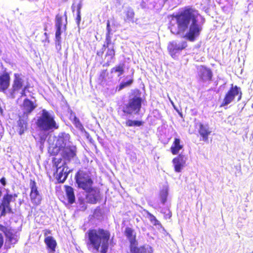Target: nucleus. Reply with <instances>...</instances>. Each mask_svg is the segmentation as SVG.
<instances>
[{"instance_id":"a878e982","label":"nucleus","mask_w":253,"mask_h":253,"mask_svg":"<svg viewBox=\"0 0 253 253\" xmlns=\"http://www.w3.org/2000/svg\"><path fill=\"white\" fill-rule=\"evenodd\" d=\"M66 194L67 197L68 202L70 204H73L75 201V196L74 192V189L69 186H66Z\"/></svg>"},{"instance_id":"58836bf2","label":"nucleus","mask_w":253,"mask_h":253,"mask_svg":"<svg viewBox=\"0 0 253 253\" xmlns=\"http://www.w3.org/2000/svg\"><path fill=\"white\" fill-rule=\"evenodd\" d=\"M163 213L165 214L164 216L166 219H169L172 215L171 212L169 210H167Z\"/></svg>"},{"instance_id":"aec40b11","label":"nucleus","mask_w":253,"mask_h":253,"mask_svg":"<svg viewBox=\"0 0 253 253\" xmlns=\"http://www.w3.org/2000/svg\"><path fill=\"white\" fill-rule=\"evenodd\" d=\"M28 116L23 115L19 117L17 122L18 126V132L20 135H22L27 128Z\"/></svg>"},{"instance_id":"a19ab883","label":"nucleus","mask_w":253,"mask_h":253,"mask_svg":"<svg viewBox=\"0 0 253 253\" xmlns=\"http://www.w3.org/2000/svg\"><path fill=\"white\" fill-rule=\"evenodd\" d=\"M142 125V122L139 121H133V126H139Z\"/></svg>"},{"instance_id":"8fccbe9b","label":"nucleus","mask_w":253,"mask_h":253,"mask_svg":"<svg viewBox=\"0 0 253 253\" xmlns=\"http://www.w3.org/2000/svg\"><path fill=\"white\" fill-rule=\"evenodd\" d=\"M110 27V22H109V21H108L107 23V27Z\"/></svg>"},{"instance_id":"2f4dec72","label":"nucleus","mask_w":253,"mask_h":253,"mask_svg":"<svg viewBox=\"0 0 253 253\" xmlns=\"http://www.w3.org/2000/svg\"><path fill=\"white\" fill-rule=\"evenodd\" d=\"M141 247L143 253H153V252L152 247L149 245H145Z\"/></svg>"},{"instance_id":"39448f33","label":"nucleus","mask_w":253,"mask_h":253,"mask_svg":"<svg viewBox=\"0 0 253 253\" xmlns=\"http://www.w3.org/2000/svg\"><path fill=\"white\" fill-rule=\"evenodd\" d=\"M75 178L79 187L88 192L92 189L93 181L88 171L79 170L76 174Z\"/></svg>"},{"instance_id":"cd10ccee","label":"nucleus","mask_w":253,"mask_h":253,"mask_svg":"<svg viewBox=\"0 0 253 253\" xmlns=\"http://www.w3.org/2000/svg\"><path fill=\"white\" fill-rule=\"evenodd\" d=\"M100 198L99 192L92 193H90L87 197L88 202L91 204H95Z\"/></svg>"},{"instance_id":"c756f323","label":"nucleus","mask_w":253,"mask_h":253,"mask_svg":"<svg viewBox=\"0 0 253 253\" xmlns=\"http://www.w3.org/2000/svg\"><path fill=\"white\" fill-rule=\"evenodd\" d=\"M148 217L151 222L154 225H159L162 226L161 223L157 219L156 217L150 213H148Z\"/></svg>"},{"instance_id":"423d86ee","label":"nucleus","mask_w":253,"mask_h":253,"mask_svg":"<svg viewBox=\"0 0 253 253\" xmlns=\"http://www.w3.org/2000/svg\"><path fill=\"white\" fill-rule=\"evenodd\" d=\"M54 166L56 167V178L59 183H63L70 171L64 161L61 159L55 158L53 160Z\"/></svg>"},{"instance_id":"a211bd4d","label":"nucleus","mask_w":253,"mask_h":253,"mask_svg":"<svg viewBox=\"0 0 253 253\" xmlns=\"http://www.w3.org/2000/svg\"><path fill=\"white\" fill-rule=\"evenodd\" d=\"M10 77L7 73H0V91L4 92L9 85Z\"/></svg>"},{"instance_id":"b1692460","label":"nucleus","mask_w":253,"mask_h":253,"mask_svg":"<svg viewBox=\"0 0 253 253\" xmlns=\"http://www.w3.org/2000/svg\"><path fill=\"white\" fill-rule=\"evenodd\" d=\"M44 242L50 250V252L53 253L55 252L57 244L56 241L52 237L48 236L46 237L44 239Z\"/></svg>"},{"instance_id":"f8f14e48","label":"nucleus","mask_w":253,"mask_h":253,"mask_svg":"<svg viewBox=\"0 0 253 253\" xmlns=\"http://www.w3.org/2000/svg\"><path fill=\"white\" fill-rule=\"evenodd\" d=\"M31 193L30 198L32 202L37 205H39L41 201V197L37 190L36 183L35 181L30 182Z\"/></svg>"},{"instance_id":"7ed1b4c3","label":"nucleus","mask_w":253,"mask_h":253,"mask_svg":"<svg viewBox=\"0 0 253 253\" xmlns=\"http://www.w3.org/2000/svg\"><path fill=\"white\" fill-rule=\"evenodd\" d=\"M36 124L40 130L50 131L58 128V125L54 120V115L43 109L39 114Z\"/></svg>"},{"instance_id":"1a4fd4ad","label":"nucleus","mask_w":253,"mask_h":253,"mask_svg":"<svg viewBox=\"0 0 253 253\" xmlns=\"http://www.w3.org/2000/svg\"><path fill=\"white\" fill-rule=\"evenodd\" d=\"M236 96H238L237 101H239L242 97V92L240 87L237 86H233L232 84V87L230 89L226 94L225 98L223 100L222 105H227L231 103Z\"/></svg>"},{"instance_id":"de8ad7c7","label":"nucleus","mask_w":253,"mask_h":253,"mask_svg":"<svg viewBox=\"0 0 253 253\" xmlns=\"http://www.w3.org/2000/svg\"><path fill=\"white\" fill-rule=\"evenodd\" d=\"M3 237L1 234H0V248L2 247L3 245Z\"/></svg>"},{"instance_id":"20e7f679","label":"nucleus","mask_w":253,"mask_h":253,"mask_svg":"<svg viewBox=\"0 0 253 253\" xmlns=\"http://www.w3.org/2000/svg\"><path fill=\"white\" fill-rule=\"evenodd\" d=\"M142 98L136 95L130 96L127 103L123 107V111L127 115H136L141 107Z\"/></svg>"},{"instance_id":"4be33fe9","label":"nucleus","mask_w":253,"mask_h":253,"mask_svg":"<svg viewBox=\"0 0 253 253\" xmlns=\"http://www.w3.org/2000/svg\"><path fill=\"white\" fill-rule=\"evenodd\" d=\"M124 21L126 22H134V12L130 7H127L124 12Z\"/></svg>"},{"instance_id":"c03bdc74","label":"nucleus","mask_w":253,"mask_h":253,"mask_svg":"<svg viewBox=\"0 0 253 253\" xmlns=\"http://www.w3.org/2000/svg\"><path fill=\"white\" fill-rule=\"evenodd\" d=\"M27 88H22V89H21V90L19 92L21 94V96H26L25 90Z\"/></svg>"},{"instance_id":"f704fd0d","label":"nucleus","mask_w":253,"mask_h":253,"mask_svg":"<svg viewBox=\"0 0 253 253\" xmlns=\"http://www.w3.org/2000/svg\"><path fill=\"white\" fill-rule=\"evenodd\" d=\"M73 123L77 128L80 129H82L83 128V126L82 124L81 123L79 119L75 116L74 117Z\"/></svg>"},{"instance_id":"37998d69","label":"nucleus","mask_w":253,"mask_h":253,"mask_svg":"<svg viewBox=\"0 0 253 253\" xmlns=\"http://www.w3.org/2000/svg\"><path fill=\"white\" fill-rule=\"evenodd\" d=\"M45 138H46V136L45 135H42L40 137V142L41 145H42L43 144V143L44 142V141L45 140Z\"/></svg>"},{"instance_id":"412c9836","label":"nucleus","mask_w":253,"mask_h":253,"mask_svg":"<svg viewBox=\"0 0 253 253\" xmlns=\"http://www.w3.org/2000/svg\"><path fill=\"white\" fill-rule=\"evenodd\" d=\"M183 148V144L179 138H175L174 141L170 147L171 152L173 155L179 153L180 150Z\"/></svg>"},{"instance_id":"603ef678","label":"nucleus","mask_w":253,"mask_h":253,"mask_svg":"<svg viewBox=\"0 0 253 253\" xmlns=\"http://www.w3.org/2000/svg\"><path fill=\"white\" fill-rule=\"evenodd\" d=\"M44 35L46 36V38H47V33H44Z\"/></svg>"},{"instance_id":"3c124183","label":"nucleus","mask_w":253,"mask_h":253,"mask_svg":"<svg viewBox=\"0 0 253 253\" xmlns=\"http://www.w3.org/2000/svg\"><path fill=\"white\" fill-rule=\"evenodd\" d=\"M2 193L1 189L0 188V198L2 196Z\"/></svg>"},{"instance_id":"6e6552de","label":"nucleus","mask_w":253,"mask_h":253,"mask_svg":"<svg viewBox=\"0 0 253 253\" xmlns=\"http://www.w3.org/2000/svg\"><path fill=\"white\" fill-rule=\"evenodd\" d=\"M17 196L15 194L14 195L6 194L3 196L2 202H0V216H5L7 212H13L10 203L14 201Z\"/></svg>"},{"instance_id":"c85d7f7f","label":"nucleus","mask_w":253,"mask_h":253,"mask_svg":"<svg viewBox=\"0 0 253 253\" xmlns=\"http://www.w3.org/2000/svg\"><path fill=\"white\" fill-rule=\"evenodd\" d=\"M125 64H120L115 67L112 68L111 72L113 73H118V76L119 77L124 73Z\"/></svg>"},{"instance_id":"09e8293b","label":"nucleus","mask_w":253,"mask_h":253,"mask_svg":"<svg viewBox=\"0 0 253 253\" xmlns=\"http://www.w3.org/2000/svg\"><path fill=\"white\" fill-rule=\"evenodd\" d=\"M107 33H106V35H110V33H111L110 27H107Z\"/></svg>"},{"instance_id":"a18cd8bd","label":"nucleus","mask_w":253,"mask_h":253,"mask_svg":"<svg viewBox=\"0 0 253 253\" xmlns=\"http://www.w3.org/2000/svg\"><path fill=\"white\" fill-rule=\"evenodd\" d=\"M106 72V70H102L101 73V74H100V77L102 79H104L105 78V77Z\"/></svg>"},{"instance_id":"5701e85b","label":"nucleus","mask_w":253,"mask_h":253,"mask_svg":"<svg viewBox=\"0 0 253 253\" xmlns=\"http://www.w3.org/2000/svg\"><path fill=\"white\" fill-rule=\"evenodd\" d=\"M125 234L129 240L130 245H135L136 244V235L134 230L129 227H126Z\"/></svg>"},{"instance_id":"6ab92c4d","label":"nucleus","mask_w":253,"mask_h":253,"mask_svg":"<svg viewBox=\"0 0 253 253\" xmlns=\"http://www.w3.org/2000/svg\"><path fill=\"white\" fill-rule=\"evenodd\" d=\"M37 105L29 99H24L23 103V115H27L30 114L36 107Z\"/></svg>"},{"instance_id":"dca6fc26","label":"nucleus","mask_w":253,"mask_h":253,"mask_svg":"<svg viewBox=\"0 0 253 253\" xmlns=\"http://www.w3.org/2000/svg\"><path fill=\"white\" fill-rule=\"evenodd\" d=\"M198 132L202 137V140L207 142L209 139V135L211 134V130L208 124H203L200 123L198 124Z\"/></svg>"},{"instance_id":"e433bc0d","label":"nucleus","mask_w":253,"mask_h":253,"mask_svg":"<svg viewBox=\"0 0 253 253\" xmlns=\"http://www.w3.org/2000/svg\"><path fill=\"white\" fill-rule=\"evenodd\" d=\"M111 43V39L110 35H106L105 43L104 44V47H109V45Z\"/></svg>"},{"instance_id":"49530a36","label":"nucleus","mask_w":253,"mask_h":253,"mask_svg":"<svg viewBox=\"0 0 253 253\" xmlns=\"http://www.w3.org/2000/svg\"><path fill=\"white\" fill-rule=\"evenodd\" d=\"M0 182L1 184L3 186H5L6 184V180L4 177H2L0 179Z\"/></svg>"},{"instance_id":"7c9ffc66","label":"nucleus","mask_w":253,"mask_h":253,"mask_svg":"<svg viewBox=\"0 0 253 253\" xmlns=\"http://www.w3.org/2000/svg\"><path fill=\"white\" fill-rule=\"evenodd\" d=\"M115 50L114 46H112L111 48H108L107 53L106 56L108 57L110 60L112 59L115 56Z\"/></svg>"},{"instance_id":"72a5a7b5","label":"nucleus","mask_w":253,"mask_h":253,"mask_svg":"<svg viewBox=\"0 0 253 253\" xmlns=\"http://www.w3.org/2000/svg\"><path fill=\"white\" fill-rule=\"evenodd\" d=\"M168 196V192L166 190H163L160 193V197L161 202L163 204H165L167 201Z\"/></svg>"},{"instance_id":"f257e3e1","label":"nucleus","mask_w":253,"mask_h":253,"mask_svg":"<svg viewBox=\"0 0 253 253\" xmlns=\"http://www.w3.org/2000/svg\"><path fill=\"white\" fill-rule=\"evenodd\" d=\"M205 22V18L197 10L188 6L172 16L169 29L173 34L193 42L200 35Z\"/></svg>"},{"instance_id":"4c0bfd02","label":"nucleus","mask_w":253,"mask_h":253,"mask_svg":"<svg viewBox=\"0 0 253 253\" xmlns=\"http://www.w3.org/2000/svg\"><path fill=\"white\" fill-rule=\"evenodd\" d=\"M61 30L56 29V31L55 33V41H61Z\"/></svg>"},{"instance_id":"9b49d317","label":"nucleus","mask_w":253,"mask_h":253,"mask_svg":"<svg viewBox=\"0 0 253 253\" xmlns=\"http://www.w3.org/2000/svg\"><path fill=\"white\" fill-rule=\"evenodd\" d=\"M56 141L55 146L58 148V150L61 149L65 147H69L72 143L70 141V135L65 132H60L58 136L56 137Z\"/></svg>"},{"instance_id":"4468645a","label":"nucleus","mask_w":253,"mask_h":253,"mask_svg":"<svg viewBox=\"0 0 253 253\" xmlns=\"http://www.w3.org/2000/svg\"><path fill=\"white\" fill-rule=\"evenodd\" d=\"M186 159V157L182 154H179L173 159L172 163L176 172H179L181 171L185 166Z\"/></svg>"},{"instance_id":"f3484780","label":"nucleus","mask_w":253,"mask_h":253,"mask_svg":"<svg viewBox=\"0 0 253 253\" xmlns=\"http://www.w3.org/2000/svg\"><path fill=\"white\" fill-rule=\"evenodd\" d=\"M61 150L63 157L67 160H70L76 155V147L72 143L69 147H65Z\"/></svg>"},{"instance_id":"bb28decb","label":"nucleus","mask_w":253,"mask_h":253,"mask_svg":"<svg viewBox=\"0 0 253 253\" xmlns=\"http://www.w3.org/2000/svg\"><path fill=\"white\" fill-rule=\"evenodd\" d=\"M76 8H77V17L76 20L78 24H79L81 20V9L82 8V3L80 0L78 3H76L75 2L73 3L72 6V9L73 12L75 10Z\"/></svg>"},{"instance_id":"9d476101","label":"nucleus","mask_w":253,"mask_h":253,"mask_svg":"<svg viewBox=\"0 0 253 253\" xmlns=\"http://www.w3.org/2000/svg\"><path fill=\"white\" fill-rule=\"evenodd\" d=\"M0 230L4 233L7 242L9 244L13 245L17 243L18 240L19 235L15 230L4 226H1Z\"/></svg>"},{"instance_id":"79ce46f5","label":"nucleus","mask_w":253,"mask_h":253,"mask_svg":"<svg viewBox=\"0 0 253 253\" xmlns=\"http://www.w3.org/2000/svg\"><path fill=\"white\" fill-rule=\"evenodd\" d=\"M126 126H133V121H132L131 120H128L126 122Z\"/></svg>"},{"instance_id":"473e14b6","label":"nucleus","mask_w":253,"mask_h":253,"mask_svg":"<svg viewBox=\"0 0 253 253\" xmlns=\"http://www.w3.org/2000/svg\"><path fill=\"white\" fill-rule=\"evenodd\" d=\"M135 245H130L131 253H143L141 247L139 248L135 246Z\"/></svg>"},{"instance_id":"2eb2a0df","label":"nucleus","mask_w":253,"mask_h":253,"mask_svg":"<svg viewBox=\"0 0 253 253\" xmlns=\"http://www.w3.org/2000/svg\"><path fill=\"white\" fill-rule=\"evenodd\" d=\"M211 70L204 66H201L198 68V76L203 82L210 81L212 78Z\"/></svg>"},{"instance_id":"f03ea898","label":"nucleus","mask_w":253,"mask_h":253,"mask_svg":"<svg viewBox=\"0 0 253 253\" xmlns=\"http://www.w3.org/2000/svg\"><path fill=\"white\" fill-rule=\"evenodd\" d=\"M110 235L108 230L103 228L89 229L86 233L88 250L92 253H107Z\"/></svg>"},{"instance_id":"393cba45","label":"nucleus","mask_w":253,"mask_h":253,"mask_svg":"<svg viewBox=\"0 0 253 253\" xmlns=\"http://www.w3.org/2000/svg\"><path fill=\"white\" fill-rule=\"evenodd\" d=\"M65 23L63 22L64 18L60 15H57L56 16V21H55V27L56 29L61 30L62 26L63 25L64 26V27L66 28V25L67 24V15L66 13H65Z\"/></svg>"},{"instance_id":"0eeeda50","label":"nucleus","mask_w":253,"mask_h":253,"mask_svg":"<svg viewBox=\"0 0 253 253\" xmlns=\"http://www.w3.org/2000/svg\"><path fill=\"white\" fill-rule=\"evenodd\" d=\"M27 87L25 81V77L21 74H15L12 87L8 91L9 96L12 98H14L21 89Z\"/></svg>"},{"instance_id":"ddd939ff","label":"nucleus","mask_w":253,"mask_h":253,"mask_svg":"<svg viewBox=\"0 0 253 253\" xmlns=\"http://www.w3.org/2000/svg\"><path fill=\"white\" fill-rule=\"evenodd\" d=\"M187 46V42L185 41L177 42L172 41L168 45V48L171 55L176 53L179 51L182 50Z\"/></svg>"},{"instance_id":"ea45409f","label":"nucleus","mask_w":253,"mask_h":253,"mask_svg":"<svg viewBox=\"0 0 253 253\" xmlns=\"http://www.w3.org/2000/svg\"><path fill=\"white\" fill-rule=\"evenodd\" d=\"M55 46L57 50H60L61 49V41H55Z\"/></svg>"},{"instance_id":"c9c22d12","label":"nucleus","mask_w":253,"mask_h":253,"mask_svg":"<svg viewBox=\"0 0 253 253\" xmlns=\"http://www.w3.org/2000/svg\"><path fill=\"white\" fill-rule=\"evenodd\" d=\"M132 82H133V80L130 79L129 81H128L127 82L121 83L119 86L118 90L120 91V90H122V89H123L124 88L130 85L132 83Z\"/></svg>"}]
</instances>
